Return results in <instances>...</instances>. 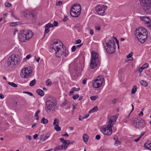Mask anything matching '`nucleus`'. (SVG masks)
<instances>
[{
	"label": "nucleus",
	"instance_id": "f257e3e1",
	"mask_svg": "<svg viewBox=\"0 0 151 151\" xmlns=\"http://www.w3.org/2000/svg\"><path fill=\"white\" fill-rule=\"evenodd\" d=\"M52 49L55 50V56L57 57L60 58L61 56L63 57H66L68 55V51L63 48V43L58 40H55L53 41L50 45Z\"/></svg>",
	"mask_w": 151,
	"mask_h": 151
},
{
	"label": "nucleus",
	"instance_id": "f03ea898",
	"mask_svg": "<svg viewBox=\"0 0 151 151\" xmlns=\"http://www.w3.org/2000/svg\"><path fill=\"white\" fill-rule=\"evenodd\" d=\"M58 109V106L55 99L51 97L47 98L45 104V110L46 112L54 111Z\"/></svg>",
	"mask_w": 151,
	"mask_h": 151
},
{
	"label": "nucleus",
	"instance_id": "7ed1b4c3",
	"mask_svg": "<svg viewBox=\"0 0 151 151\" xmlns=\"http://www.w3.org/2000/svg\"><path fill=\"white\" fill-rule=\"evenodd\" d=\"M33 36V34L31 31L28 29H24L20 31L19 37L20 42H23L32 38Z\"/></svg>",
	"mask_w": 151,
	"mask_h": 151
},
{
	"label": "nucleus",
	"instance_id": "20e7f679",
	"mask_svg": "<svg viewBox=\"0 0 151 151\" xmlns=\"http://www.w3.org/2000/svg\"><path fill=\"white\" fill-rule=\"evenodd\" d=\"M134 34L141 43H144L147 38V32L146 29H136Z\"/></svg>",
	"mask_w": 151,
	"mask_h": 151
},
{
	"label": "nucleus",
	"instance_id": "39448f33",
	"mask_svg": "<svg viewBox=\"0 0 151 151\" xmlns=\"http://www.w3.org/2000/svg\"><path fill=\"white\" fill-rule=\"evenodd\" d=\"M100 63L99 55L97 53L93 51L91 53V61L90 64L91 69H93L99 65Z\"/></svg>",
	"mask_w": 151,
	"mask_h": 151
},
{
	"label": "nucleus",
	"instance_id": "423d86ee",
	"mask_svg": "<svg viewBox=\"0 0 151 151\" xmlns=\"http://www.w3.org/2000/svg\"><path fill=\"white\" fill-rule=\"evenodd\" d=\"M20 62L19 56L14 54L12 55L9 58L8 60V65L9 66L13 67L18 65Z\"/></svg>",
	"mask_w": 151,
	"mask_h": 151
},
{
	"label": "nucleus",
	"instance_id": "0eeeda50",
	"mask_svg": "<svg viewBox=\"0 0 151 151\" xmlns=\"http://www.w3.org/2000/svg\"><path fill=\"white\" fill-rule=\"evenodd\" d=\"M105 49L106 52L109 54L113 53L115 51V43L112 40L106 42L104 45Z\"/></svg>",
	"mask_w": 151,
	"mask_h": 151
},
{
	"label": "nucleus",
	"instance_id": "6e6552de",
	"mask_svg": "<svg viewBox=\"0 0 151 151\" xmlns=\"http://www.w3.org/2000/svg\"><path fill=\"white\" fill-rule=\"evenodd\" d=\"M133 124L136 129H141L145 126L144 120L140 118H135L133 120Z\"/></svg>",
	"mask_w": 151,
	"mask_h": 151
},
{
	"label": "nucleus",
	"instance_id": "1a4fd4ad",
	"mask_svg": "<svg viewBox=\"0 0 151 151\" xmlns=\"http://www.w3.org/2000/svg\"><path fill=\"white\" fill-rule=\"evenodd\" d=\"M141 5L145 8V11L151 12V0H139Z\"/></svg>",
	"mask_w": 151,
	"mask_h": 151
},
{
	"label": "nucleus",
	"instance_id": "9d476101",
	"mask_svg": "<svg viewBox=\"0 0 151 151\" xmlns=\"http://www.w3.org/2000/svg\"><path fill=\"white\" fill-rule=\"evenodd\" d=\"M104 81V78L102 76H99L94 80L92 83L93 86L94 88H97L101 87Z\"/></svg>",
	"mask_w": 151,
	"mask_h": 151
},
{
	"label": "nucleus",
	"instance_id": "9b49d317",
	"mask_svg": "<svg viewBox=\"0 0 151 151\" xmlns=\"http://www.w3.org/2000/svg\"><path fill=\"white\" fill-rule=\"evenodd\" d=\"M113 126V125H107L105 127H102L100 130L105 135H110L112 133Z\"/></svg>",
	"mask_w": 151,
	"mask_h": 151
},
{
	"label": "nucleus",
	"instance_id": "f8f14e48",
	"mask_svg": "<svg viewBox=\"0 0 151 151\" xmlns=\"http://www.w3.org/2000/svg\"><path fill=\"white\" fill-rule=\"evenodd\" d=\"M32 72V70L31 67H27L22 69L20 76L24 78H27L28 77L29 75Z\"/></svg>",
	"mask_w": 151,
	"mask_h": 151
},
{
	"label": "nucleus",
	"instance_id": "ddd939ff",
	"mask_svg": "<svg viewBox=\"0 0 151 151\" xmlns=\"http://www.w3.org/2000/svg\"><path fill=\"white\" fill-rule=\"evenodd\" d=\"M107 9V6L103 5L97 6L96 7V10L98 13L101 15L105 14V11Z\"/></svg>",
	"mask_w": 151,
	"mask_h": 151
},
{
	"label": "nucleus",
	"instance_id": "4468645a",
	"mask_svg": "<svg viewBox=\"0 0 151 151\" xmlns=\"http://www.w3.org/2000/svg\"><path fill=\"white\" fill-rule=\"evenodd\" d=\"M24 14L26 15V17L29 16L32 20L33 23L35 22L36 15L35 12V11H32L30 12H24Z\"/></svg>",
	"mask_w": 151,
	"mask_h": 151
},
{
	"label": "nucleus",
	"instance_id": "2eb2a0df",
	"mask_svg": "<svg viewBox=\"0 0 151 151\" xmlns=\"http://www.w3.org/2000/svg\"><path fill=\"white\" fill-rule=\"evenodd\" d=\"M140 19L141 20L143 21L147 24L148 27H151V26L150 24V20L148 17H140Z\"/></svg>",
	"mask_w": 151,
	"mask_h": 151
},
{
	"label": "nucleus",
	"instance_id": "dca6fc26",
	"mask_svg": "<svg viewBox=\"0 0 151 151\" xmlns=\"http://www.w3.org/2000/svg\"><path fill=\"white\" fill-rule=\"evenodd\" d=\"M70 9L77 11V12H79L81 13V7L80 4H76L73 5Z\"/></svg>",
	"mask_w": 151,
	"mask_h": 151
},
{
	"label": "nucleus",
	"instance_id": "f3484780",
	"mask_svg": "<svg viewBox=\"0 0 151 151\" xmlns=\"http://www.w3.org/2000/svg\"><path fill=\"white\" fill-rule=\"evenodd\" d=\"M60 140L62 143L64 144V145H63L64 150L68 148V145L70 144L69 140L64 139L63 138H60Z\"/></svg>",
	"mask_w": 151,
	"mask_h": 151
},
{
	"label": "nucleus",
	"instance_id": "a211bd4d",
	"mask_svg": "<svg viewBox=\"0 0 151 151\" xmlns=\"http://www.w3.org/2000/svg\"><path fill=\"white\" fill-rule=\"evenodd\" d=\"M58 25V23L56 21H54L53 24L51 23H48L45 26V28H50L54 27H56Z\"/></svg>",
	"mask_w": 151,
	"mask_h": 151
},
{
	"label": "nucleus",
	"instance_id": "6ab92c4d",
	"mask_svg": "<svg viewBox=\"0 0 151 151\" xmlns=\"http://www.w3.org/2000/svg\"><path fill=\"white\" fill-rule=\"evenodd\" d=\"M70 14L71 16L74 17H76L79 16L80 13V12H77V11L70 9Z\"/></svg>",
	"mask_w": 151,
	"mask_h": 151
},
{
	"label": "nucleus",
	"instance_id": "aec40b11",
	"mask_svg": "<svg viewBox=\"0 0 151 151\" xmlns=\"http://www.w3.org/2000/svg\"><path fill=\"white\" fill-rule=\"evenodd\" d=\"M36 92L38 95L41 96H43L44 95V92L40 89H37L36 91Z\"/></svg>",
	"mask_w": 151,
	"mask_h": 151
},
{
	"label": "nucleus",
	"instance_id": "412c9836",
	"mask_svg": "<svg viewBox=\"0 0 151 151\" xmlns=\"http://www.w3.org/2000/svg\"><path fill=\"white\" fill-rule=\"evenodd\" d=\"M64 149V147L63 145L57 146L54 150L53 151H57L58 150H61Z\"/></svg>",
	"mask_w": 151,
	"mask_h": 151
},
{
	"label": "nucleus",
	"instance_id": "4be33fe9",
	"mask_svg": "<svg viewBox=\"0 0 151 151\" xmlns=\"http://www.w3.org/2000/svg\"><path fill=\"white\" fill-rule=\"evenodd\" d=\"M144 146L146 149L151 150V142L147 144L145 143Z\"/></svg>",
	"mask_w": 151,
	"mask_h": 151
},
{
	"label": "nucleus",
	"instance_id": "5701e85b",
	"mask_svg": "<svg viewBox=\"0 0 151 151\" xmlns=\"http://www.w3.org/2000/svg\"><path fill=\"white\" fill-rule=\"evenodd\" d=\"M98 109L97 106L94 107L92 109H91L89 111V113H91L92 112H96L98 110Z\"/></svg>",
	"mask_w": 151,
	"mask_h": 151
},
{
	"label": "nucleus",
	"instance_id": "b1692460",
	"mask_svg": "<svg viewBox=\"0 0 151 151\" xmlns=\"http://www.w3.org/2000/svg\"><path fill=\"white\" fill-rule=\"evenodd\" d=\"M59 120L57 118H55L54 120L53 125L55 126H58L59 124Z\"/></svg>",
	"mask_w": 151,
	"mask_h": 151
},
{
	"label": "nucleus",
	"instance_id": "393cba45",
	"mask_svg": "<svg viewBox=\"0 0 151 151\" xmlns=\"http://www.w3.org/2000/svg\"><path fill=\"white\" fill-rule=\"evenodd\" d=\"M140 84L142 86H146L147 85L148 83L147 82L144 80H142L140 82Z\"/></svg>",
	"mask_w": 151,
	"mask_h": 151
},
{
	"label": "nucleus",
	"instance_id": "a878e982",
	"mask_svg": "<svg viewBox=\"0 0 151 151\" xmlns=\"http://www.w3.org/2000/svg\"><path fill=\"white\" fill-rule=\"evenodd\" d=\"M48 122V120L45 119L44 117L42 118L41 120V123L43 124H47Z\"/></svg>",
	"mask_w": 151,
	"mask_h": 151
},
{
	"label": "nucleus",
	"instance_id": "bb28decb",
	"mask_svg": "<svg viewBox=\"0 0 151 151\" xmlns=\"http://www.w3.org/2000/svg\"><path fill=\"white\" fill-rule=\"evenodd\" d=\"M108 123L109 124V125H113L114 124V121H113L109 117H108Z\"/></svg>",
	"mask_w": 151,
	"mask_h": 151
},
{
	"label": "nucleus",
	"instance_id": "cd10ccee",
	"mask_svg": "<svg viewBox=\"0 0 151 151\" xmlns=\"http://www.w3.org/2000/svg\"><path fill=\"white\" fill-rule=\"evenodd\" d=\"M87 137L88 135L86 134H84L83 136V138L84 141L86 142H87L88 141V139Z\"/></svg>",
	"mask_w": 151,
	"mask_h": 151
},
{
	"label": "nucleus",
	"instance_id": "c85d7f7f",
	"mask_svg": "<svg viewBox=\"0 0 151 151\" xmlns=\"http://www.w3.org/2000/svg\"><path fill=\"white\" fill-rule=\"evenodd\" d=\"M137 90V87L136 85H134L131 91V93L132 94H134L136 92Z\"/></svg>",
	"mask_w": 151,
	"mask_h": 151
},
{
	"label": "nucleus",
	"instance_id": "c756f323",
	"mask_svg": "<svg viewBox=\"0 0 151 151\" xmlns=\"http://www.w3.org/2000/svg\"><path fill=\"white\" fill-rule=\"evenodd\" d=\"M50 136V133H47L46 134L45 136L44 137L43 139L42 140L43 141H45L47 139H48L49 137Z\"/></svg>",
	"mask_w": 151,
	"mask_h": 151
},
{
	"label": "nucleus",
	"instance_id": "7c9ffc66",
	"mask_svg": "<svg viewBox=\"0 0 151 151\" xmlns=\"http://www.w3.org/2000/svg\"><path fill=\"white\" fill-rule=\"evenodd\" d=\"M8 84L11 86L14 87H17V85L14 83H12L10 82H9Z\"/></svg>",
	"mask_w": 151,
	"mask_h": 151
},
{
	"label": "nucleus",
	"instance_id": "2f4dec72",
	"mask_svg": "<svg viewBox=\"0 0 151 151\" xmlns=\"http://www.w3.org/2000/svg\"><path fill=\"white\" fill-rule=\"evenodd\" d=\"M35 83L36 80L35 79H34L30 82L29 83V85L31 86H33L35 85Z\"/></svg>",
	"mask_w": 151,
	"mask_h": 151
},
{
	"label": "nucleus",
	"instance_id": "473e14b6",
	"mask_svg": "<svg viewBox=\"0 0 151 151\" xmlns=\"http://www.w3.org/2000/svg\"><path fill=\"white\" fill-rule=\"evenodd\" d=\"M83 27V26L78 23L76 24L75 26V28H82Z\"/></svg>",
	"mask_w": 151,
	"mask_h": 151
},
{
	"label": "nucleus",
	"instance_id": "72a5a7b5",
	"mask_svg": "<svg viewBox=\"0 0 151 151\" xmlns=\"http://www.w3.org/2000/svg\"><path fill=\"white\" fill-rule=\"evenodd\" d=\"M117 116L116 115L115 116H112L111 117L109 116V117L111 119L113 120V121H114L115 122L116 120V119L117 118Z\"/></svg>",
	"mask_w": 151,
	"mask_h": 151
},
{
	"label": "nucleus",
	"instance_id": "f704fd0d",
	"mask_svg": "<svg viewBox=\"0 0 151 151\" xmlns=\"http://www.w3.org/2000/svg\"><path fill=\"white\" fill-rule=\"evenodd\" d=\"M54 129L57 131H59L61 130V128L59 126V125L55 126Z\"/></svg>",
	"mask_w": 151,
	"mask_h": 151
},
{
	"label": "nucleus",
	"instance_id": "c9c22d12",
	"mask_svg": "<svg viewBox=\"0 0 151 151\" xmlns=\"http://www.w3.org/2000/svg\"><path fill=\"white\" fill-rule=\"evenodd\" d=\"M120 144V142L118 140V139H117L115 141V142L114 144V145L115 146H118V145H119Z\"/></svg>",
	"mask_w": 151,
	"mask_h": 151
},
{
	"label": "nucleus",
	"instance_id": "e433bc0d",
	"mask_svg": "<svg viewBox=\"0 0 151 151\" xmlns=\"http://www.w3.org/2000/svg\"><path fill=\"white\" fill-rule=\"evenodd\" d=\"M98 97L96 96H91L90 97V99L93 101H94L96 100L97 99Z\"/></svg>",
	"mask_w": 151,
	"mask_h": 151
},
{
	"label": "nucleus",
	"instance_id": "4c0bfd02",
	"mask_svg": "<svg viewBox=\"0 0 151 151\" xmlns=\"http://www.w3.org/2000/svg\"><path fill=\"white\" fill-rule=\"evenodd\" d=\"M46 84L47 86H50L52 84V83L50 80L48 79L47 81Z\"/></svg>",
	"mask_w": 151,
	"mask_h": 151
},
{
	"label": "nucleus",
	"instance_id": "58836bf2",
	"mask_svg": "<svg viewBox=\"0 0 151 151\" xmlns=\"http://www.w3.org/2000/svg\"><path fill=\"white\" fill-rule=\"evenodd\" d=\"M79 97V95L78 94L74 95L73 96V98L74 100H76L78 99Z\"/></svg>",
	"mask_w": 151,
	"mask_h": 151
},
{
	"label": "nucleus",
	"instance_id": "ea45409f",
	"mask_svg": "<svg viewBox=\"0 0 151 151\" xmlns=\"http://www.w3.org/2000/svg\"><path fill=\"white\" fill-rule=\"evenodd\" d=\"M5 5L7 7H10L12 5L10 3L7 2L5 3Z\"/></svg>",
	"mask_w": 151,
	"mask_h": 151
},
{
	"label": "nucleus",
	"instance_id": "a19ab883",
	"mask_svg": "<svg viewBox=\"0 0 151 151\" xmlns=\"http://www.w3.org/2000/svg\"><path fill=\"white\" fill-rule=\"evenodd\" d=\"M149 66V64L147 63H145L142 66V68H143L144 69L146 68H147Z\"/></svg>",
	"mask_w": 151,
	"mask_h": 151
},
{
	"label": "nucleus",
	"instance_id": "79ce46f5",
	"mask_svg": "<svg viewBox=\"0 0 151 151\" xmlns=\"http://www.w3.org/2000/svg\"><path fill=\"white\" fill-rule=\"evenodd\" d=\"M17 25V22H12L10 24V25L12 27L16 26Z\"/></svg>",
	"mask_w": 151,
	"mask_h": 151
},
{
	"label": "nucleus",
	"instance_id": "37998d69",
	"mask_svg": "<svg viewBox=\"0 0 151 151\" xmlns=\"http://www.w3.org/2000/svg\"><path fill=\"white\" fill-rule=\"evenodd\" d=\"M67 100H65L64 102L61 104L60 106L62 107H63L65 106L67 104Z\"/></svg>",
	"mask_w": 151,
	"mask_h": 151
},
{
	"label": "nucleus",
	"instance_id": "c03bdc74",
	"mask_svg": "<svg viewBox=\"0 0 151 151\" xmlns=\"http://www.w3.org/2000/svg\"><path fill=\"white\" fill-rule=\"evenodd\" d=\"M72 88L74 91H78L80 90V88H77L76 87H73Z\"/></svg>",
	"mask_w": 151,
	"mask_h": 151
},
{
	"label": "nucleus",
	"instance_id": "a18cd8bd",
	"mask_svg": "<svg viewBox=\"0 0 151 151\" xmlns=\"http://www.w3.org/2000/svg\"><path fill=\"white\" fill-rule=\"evenodd\" d=\"M133 54V53L131 52L130 54H129L127 56V58H131Z\"/></svg>",
	"mask_w": 151,
	"mask_h": 151
},
{
	"label": "nucleus",
	"instance_id": "49530a36",
	"mask_svg": "<svg viewBox=\"0 0 151 151\" xmlns=\"http://www.w3.org/2000/svg\"><path fill=\"white\" fill-rule=\"evenodd\" d=\"M143 69H144L143 68H142V67L139 68L138 69L139 72L140 73H141Z\"/></svg>",
	"mask_w": 151,
	"mask_h": 151
},
{
	"label": "nucleus",
	"instance_id": "de8ad7c7",
	"mask_svg": "<svg viewBox=\"0 0 151 151\" xmlns=\"http://www.w3.org/2000/svg\"><path fill=\"white\" fill-rule=\"evenodd\" d=\"M76 46H73L71 48L72 51V52L75 51L76 49Z\"/></svg>",
	"mask_w": 151,
	"mask_h": 151
},
{
	"label": "nucleus",
	"instance_id": "09e8293b",
	"mask_svg": "<svg viewBox=\"0 0 151 151\" xmlns=\"http://www.w3.org/2000/svg\"><path fill=\"white\" fill-rule=\"evenodd\" d=\"M62 2L61 1H59L56 3V5L58 6H60L62 4Z\"/></svg>",
	"mask_w": 151,
	"mask_h": 151
},
{
	"label": "nucleus",
	"instance_id": "8fccbe9b",
	"mask_svg": "<svg viewBox=\"0 0 151 151\" xmlns=\"http://www.w3.org/2000/svg\"><path fill=\"white\" fill-rule=\"evenodd\" d=\"M50 29H45L44 32V36H45V34L48 33Z\"/></svg>",
	"mask_w": 151,
	"mask_h": 151
},
{
	"label": "nucleus",
	"instance_id": "3c124183",
	"mask_svg": "<svg viewBox=\"0 0 151 151\" xmlns=\"http://www.w3.org/2000/svg\"><path fill=\"white\" fill-rule=\"evenodd\" d=\"M87 79L86 78H85L84 79L83 81H82V84L83 85L85 84L86 83Z\"/></svg>",
	"mask_w": 151,
	"mask_h": 151
},
{
	"label": "nucleus",
	"instance_id": "603ef678",
	"mask_svg": "<svg viewBox=\"0 0 151 151\" xmlns=\"http://www.w3.org/2000/svg\"><path fill=\"white\" fill-rule=\"evenodd\" d=\"M38 114L37 113H36L35 114V117L36 118V119L37 120H38Z\"/></svg>",
	"mask_w": 151,
	"mask_h": 151
},
{
	"label": "nucleus",
	"instance_id": "864d4df0",
	"mask_svg": "<svg viewBox=\"0 0 151 151\" xmlns=\"http://www.w3.org/2000/svg\"><path fill=\"white\" fill-rule=\"evenodd\" d=\"M76 44H78L81 43V40L80 39H78L76 41Z\"/></svg>",
	"mask_w": 151,
	"mask_h": 151
},
{
	"label": "nucleus",
	"instance_id": "5fc2aeb1",
	"mask_svg": "<svg viewBox=\"0 0 151 151\" xmlns=\"http://www.w3.org/2000/svg\"><path fill=\"white\" fill-rule=\"evenodd\" d=\"M100 136L99 135H97L96 136V139L98 140L100 139Z\"/></svg>",
	"mask_w": 151,
	"mask_h": 151
},
{
	"label": "nucleus",
	"instance_id": "6e6d98bb",
	"mask_svg": "<svg viewBox=\"0 0 151 151\" xmlns=\"http://www.w3.org/2000/svg\"><path fill=\"white\" fill-rule=\"evenodd\" d=\"M90 34L92 35H93L94 33H93V31L92 29H90Z\"/></svg>",
	"mask_w": 151,
	"mask_h": 151
},
{
	"label": "nucleus",
	"instance_id": "4d7b16f0",
	"mask_svg": "<svg viewBox=\"0 0 151 151\" xmlns=\"http://www.w3.org/2000/svg\"><path fill=\"white\" fill-rule=\"evenodd\" d=\"M89 116V114H87L86 115H85L84 117H83V119H86L88 118Z\"/></svg>",
	"mask_w": 151,
	"mask_h": 151
},
{
	"label": "nucleus",
	"instance_id": "13d9d810",
	"mask_svg": "<svg viewBox=\"0 0 151 151\" xmlns=\"http://www.w3.org/2000/svg\"><path fill=\"white\" fill-rule=\"evenodd\" d=\"M143 115V113L142 111H140V113L138 114L139 116H142Z\"/></svg>",
	"mask_w": 151,
	"mask_h": 151
},
{
	"label": "nucleus",
	"instance_id": "bf43d9fd",
	"mask_svg": "<svg viewBox=\"0 0 151 151\" xmlns=\"http://www.w3.org/2000/svg\"><path fill=\"white\" fill-rule=\"evenodd\" d=\"M63 136L64 137H68L69 135L67 132H65V134L63 135Z\"/></svg>",
	"mask_w": 151,
	"mask_h": 151
},
{
	"label": "nucleus",
	"instance_id": "052dcab7",
	"mask_svg": "<svg viewBox=\"0 0 151 151\" xmlns=\"http://www.w3.org/2000/svg\"><path fill=\"white\" fill-rule=\"evenodd\" d=\"M0 98L1 99H3L4 98V96L2 93L0 94Z\"/></svg>",
	"mask_w": 151,
	"mask_h": 151
},
{
	"label": "nucleus",
	"instance_id": "680f3d73",
	"mask_svg": "<svg viewBox=\"0 0 151 151\" xmlns=\"http://www.w3.org/2000/svg\"><path fill=\"white\" fill-rule=\"evenodd\" d=\"M140 139H141L140 137H139L138 138H137V139H135L134 140V141L135 142H137L138 141H139Z\"/></svg>",
	"mask_w": 151,
	"mask_h": 151
},
{
	"label": "nucleus",
	"instance_id": "e2e57ef3",
	"mask_svg": "<svg viewBox=\"0 0 151 151\" xmlns=\"http://www.w3.org/2000/svg\"><path fill=\"white\" fill-rule=\"evenodd\" d=\"M40 59V58H38L37 59V58L36 57L35 58V60L37 62H39V61Z\"/></svg>",
	"mask_w": 151,
	"mask_h": 151
},
{
	"label": "nucleus",
	"instance_id": "0e129e2a",
	"mask_svg": "<svg viewBox=\"0 0 151 151\" xmlns=\"http://www.w3.org/2000/svg\"><path fill=\"white\" fill-rule=\"evenodd\" d=\"M116 99H114V100H113V101L112 102V104H116Z\"/></svg>",
	"mask_w": 151,
	"mask_h": 151
},
{
	"label": "nucleus",
	"instance_id": "69168bd1",
	"mask_svg": "<svg viewBox=\"0 0 151 151\" xmlns=\"http://www.w3.org/2000/svg\"><path fill=\"white\" fill-rule=\"evenodd\" d=\"M31 56L30 55H28L26 56V58L27 59H28L30 58L31 57Z\"/></svg>",
	"mask_w": 151,
	"mask_h": 151
},
{
	"label": "nucleus",
	"instance_id": "338daca9",
	"mask_svg": "<svg viewBox=\"0 0 151 151\" xmlns=\"http://www.w3.org/2000/svg\"><path fill=\"white\" fill-rule=\"evenodd\" d=\"M26 137L28 138L30 140H31L32 139L31 137L29 135L26 136Z\"/></svg>",
	"mask_w": 151,
	"mask_h": 151
},
{
	"label": "nucleus",
	"instance_id": "774afa93",
	"mask_svg": "<svg viewBox=\"0 0 151 151\" xmlns=\"http://www.w3.org/2000/svg\"><path fill=\"white\" fill-rule=\"evenodd\" d=\"M68 19V18L67 17H65L63 18V20L64 22H65Z\"/></svg>",
	"mask_w": 151,
	"mask_h": 151
}]
</instances>
